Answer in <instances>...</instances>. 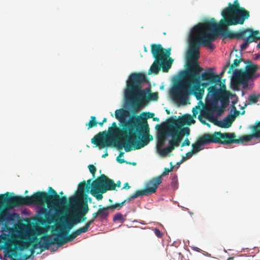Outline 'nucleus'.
Returning a JSON list of instances; mask_svg holds the SVG:
<instances>
[{"mask_svg": "<svg viewBox=\"0 0 260 260\" xmlns=\"http://www.w3.org/2000/svg\"><path fill=\"white\" fill-rule=\"evenodd\" d=\"M48 191L50 194L38 191L31 196L15 197L13 200L16 203H22L26 206L47 204L50 210H54L58 214L60 209L68 204V199L66 196L60 197L51 187H49Z\"/></svg>", "mask_w": 260, "mask_h": 260, "instance_id": "nucleus-5", "label": "nucleus"}, {"mask_svg": "<svg viewBox=\"0 0 260 260\" xmlns=\"http://www.w3.org/2000/svg\"><path fill=\"white\" fill-rule=\"evenodd\" d=\"M156 127L160 128V129H159L157 135L156 147L157 149L160 147H162V146L165 144L167 137V136H169V134L168 127L167 129H165L161 127L159 125H157Z\"/></svg>", "mask_w": 260, "mask_h": 260, "instance_id": "nucleus-21", "label": "nucleus"}, {"mask_svg": "<svg viewBox=\"0 0 260 260\" xmlns=\"http://www.w3.org/2000/svg\"><path fill=\"white\" fill-rule=\"evenodd\" d=\"M98 124L96 118L94 116L90 117V120L86 124V125L88 126V129L92 128L93 127L96 126Z\"/></svg>", "mask_w": 260, "mask_h": 260, "instance_id": "nucleus-40", "label": "nucleus"}, {"mask_svg": "<svg viewBox=\"0 0 260 260\" xmlns=\"http://www.w3.org/2000/svg\"><path fill=\"white\" fill-rule=\"evenodd\" d=\"M43 240L41 238H37L36 235L32 236V241L31 242L32 247L30 249V254H23L19 253L15 249H8V257L12 260H27L30 259L31 257H34L35 250L40 248L41 251H43L46 249H43L41 247V245L43 244Z\"/></svg>", "mask_w": 260, "mask_h": 260, "instance_id": "nucleus-10", "label": "nucleus"}, {"mask_svg": "<svg viewBox=\"0 0 260 260\" xmlns=\"http://www.w3.org/2000/svg\"><path fill=\"white\" fill-rule=\"evenodd\" d=\"M260 95L251 94L248 96V101L250 104H254L257 102Z\"/></svg>", "mask_w": 260, "mask_h": 260, "instance_id": "nucleus-43", "label": "nucleus"}, {"mask_svg": "<svg viewBox=\"0 0 260 260\" xmlns=\"http://www.w3.org/2000/svg\"><path fill=\"white\" fill-rule=\"evenodd\" d=\"M190 143L189 140L187 138H186L182 143L181 146L183 147L184 146H189L190 145Z\"/></svg>", "mask_w": 260, "mask_h": 260, "instance_id": "nucleus-52", "label": "nucleus"}, {"mask_svg": "<svg viewBox=\"0 0 260 260\" xmlns=\"http://www.w3.org/2000/svg\"><path fill=\"white\" fill-rule=\"evenodd\" d=\"M168 134L169 136H171L172 139L169 141V144H172L176 146H179L182 139L175 132V131L168 124Z\"/></svg>", "mask_w": 260, "mask_h": 260, "instance_id": "nucleus-29", "label": "nucleus"}, {"mask_svg": "<svg viewBox=\"0 0 260 260\" xmlns=\"http://www.w3.org/2000/svg\"><path fill=\"white\" fill-rule=\"evenodd\" d=\"M241 14L244 16V18L241 17L238 14H236V11H234V9L229 6L228 7L225 8L221 12L222 18L218 23L216 22L214 18L205 21V22L215 23V27L218 29L221 35L229 29V26L243 24L244 23L245 20L247 19V16L246 13Z\"/></svg>", "mask_w": 260, "mask_h": 260, "instance_id": "nucleus-7", "label": "nucleus"}, {"mask_svg": "<svg viewBox=\"0 0 260 260\" xmlns=\"http://www.w3.org/2000/svg\"><path fill=\"white\" fill-rule=\"evenodd\" d=\"M34 235H31L26 238V239L28 240V241H19L15 242L14 243L15 248L13 249H15L17 251V250L23 251L27 249L32 243L31 242V241H32V236Z\"/></svg>", "mask_w": 260, "mask_h": 260, "instance_id": "nucleus-26", "label": "nucleus"}, {"mask_svg": "<svg viewBox=\"0 0 260 260\" xmlns=\"http://www.w3.org/2000/svg\"><path fill=\"white\" fill-rule=\"evenodd\" d=\"M193 154H195L194 152H193L192 150L189 152H188L186 153V158L185 159H188L190 158Z\"/></svg>", "mask_w": 260, "mask_h": 260, "instance_id": "nucleus-53", "label": "nucleus"}, {"mask_svg": "<svg viewBox=\"0 0 260 260\" xmlns=\"http://www.w3.org/2000/svg\"><path fill=\"white\" fill-rule=\"evenodd\" d=\"M154 116V114L153 113H150V112L147 113V118H153Z\"/></svg>", "mask_w": 260, "mask_h": 260, "instance_id": "nucleus-56", "label": "nucleus"}, {"mask_svg": "<svg viewBox=\"0 0 260 260\" xmlns=\"http://www.w3.org/2000/svg\"><path fill=\"white\" fill-rule=\"evenodd\" d=\"M249 79L247 74L242 70H238L234 72L233 81L237 85L243 84L244 87H247Z\"/></svg>", "mask_w": 260, "mask_h": 260, "instance_id": "nucleus-17", "label": "nucleus"}, {"mask_svg": "<svg viewBox=\"0 0 260 260\" xmlns=\"http://www.w3.org/2000/svg\"><path fill=\"white\" fill-rule=\"evenodd\" d=\"M242 60V58L240 59H235L234 60L233 63L230 66V69L228 71V74H231L232 70L235 67H237L239 66V63Z\"/></svg>", "mask_w": 260, "mask_h": 260, "instance_id": "nucleus-42", "label": "nucleus"}, {"mask_svg": "<svg viewBox=\"0 0 260 260\" xmlns=\"http://www.w3.org/2000/svg\"><path fill=\"white\" fill-rule=\"evenodd\" d=\"M250 43L246 39L244 42L240 45V48L242 50H244L247 48Z\"/></svg>", "mask_w": 260, "mask_h": 260, "instance_id": "nucleus-48", "label": "nucleus"}, {"mask_svg": "<svg viewBox=\"0 0 260 260\" xmlns=\"http://www.w3.org/2000/svg\"><path fill=\"white\" fill-rule=\"evenodd\" d=\"M198 119L200 121V122L204 124H207L208 125H209V124L207 123H206V121L202 119V118L201 117V115H199V117H198Z\"/></svg>", "mask_w": 260, "mask_h": 260, "instance_id": "nucleus-54", "label": "nucleus"}, {"mask_svg": "<svg viewBox=\"0 0 260 260\" xmlns=\"http://www.w3.org/2000/svg\"><path fill=\"white\" fill-rule=\"evenodd\" d=\"M91 179H88L87 181V183L86 184L88 185L89 186H91V184H91Z\"/></svg>", "mask_w": 260, "mask_h": 260, "instance_id": "nucleus-62", "label": "nucleus"}, {"mask_svg": "<svg viewBox=\"0 0 260 260\" xmlns=\"http://www.w3.org/2000/svg\"><path fill=\"white\" fill-rule=\"evenodd\" d=\"M213 68H209L208 71L202 74L201 78L203 80L209 81L211 84L221 83V77L219 75L215 74L213 72ZM201 78V77H200Z\"/></svg>", "mask_w": 260, "mask_h": 260, "instance_id": "nucleus-20", "label": "nucleus"}, {"mask_svg": "<svg viewBox=\"0 0 260 260\" xmlns=\"http://www.w3.org/2000/svg\"><path fill=\"white\" fill-rule=\"evenodd\" d=\"M257 121L250 126L251 134L244 135L239 139H236L235 133L215 132L212 134H204L200 137L195 143L191 145L192 150L195 154L204 149L203 145L209 143H218L229 145L233 143H241L248 142L252 138H260V129Z\"/></svg>", "mask_w": 260, "mask_h": 260, "instance_id": "nucleus-3", "label": "nucleus"}, {"mask_svg": "<svg viewBox=\"0 0 260 260\" xmlns=\"http://www.w3.org/2000/svg\"><path fill=\"white\" fill-rule=\"evenodd\" d=\"M34 235H31L26 238V239L28 240V241H19L15 242L14 243L15 248L13 249H15L17 251V250L23 251L27 249L32 243L31 242V241H32V236Z\"/></svg>", "mask_w": 260, "mask_h": 260, "instance_id": "nucleus-27", "label": "nucleus"}, {"mask_svg": "<svg viewBox=\"0 0 260 260\" xmlns=\"http://www.w3.org/2000/svg\"><path fill=\"white\" fill-rule=\"evenodd\" d=\"M249 28L244 29L241 31L232 32L229 29L221 35L223 39L229 38L230 39L236 38L238 40L242 39L243 41L248 36Z\"/></svg>", "mask_w": 260, "mask_h": 260, "instance_id": "nucleus-19", "label": "nucleus"}, {"mask_svg": "<svg viewBox=\"0 0 260 260\" xmlns=\"http://www.w3.org/2000/svg\"><path fill=\"white\" fill-rule=\"evenodd\" d=\"M157 150L159 155L162 157L166 156L168 154H169L170 152L168 147H166L164 148L160 147L157 148Z\"/></svg>", "mask_w": 260, "mask_h": 260, "instance_id": "nucleus-41", "label": "nucleus"}, {"mask_svg": "<svg viewBox=\"0 0 260 260\" xmlns=\"http://www.w3.org/2000/svg\"><path fill=\"white\" fill-rule=\"evenodd\" d=\"M87 230L82 226L75 231H74L71 235L66 237L64 236L62 238L56 237H54L53 240L51 237L48 235H45L41 237L43 240V244L41 245V247L43 249H49L51 245L57 244L58 247L62 246L67 242L73 241L78 236L82 233H86Z\"/></svg>", "mask_w": 260, "mask_h": 260, "instance_id": "nucleus-9", "label": "nucleus"}, {"mask_svg": "<svg viewBox=\"0 0 260 260\" xmlns=\"http://www.w3.org/2000/svg\"><path fill=\"white\" fill-rule=\"evenodd\" d=\"M259 35L260 32L258 30H254L251 28H249L248 36L246 39L249 43L256 42L257 40L260 39V37L258 36Z\"/></svg>", "mask_w": 260, "mask_h": 260, "instance_id": "nucleus-32", "label": "nucleus"}, {"mask_svg": "<svg viewBox=\"0 0 260 260\" xmlns=\"http://www.w3.org/2000/svg\"><path fill=\"white\" fill-rule=\"evenodd\" d=\"M90 189H91V186L86 184L85 181L81 182L78 185V190L77 192V198L79 199H82L83 198L87 199V195L86 192H88Z\"/></svg>", "mask_w": 260, "mask_h": 260, "instance_id": "nucleus-23", "label": "nucleus"}, {"mask_svg": "<svg viewBox=\"0 0 260 260\" xmlns=\"http://www.w3.org/2000/svg\"><path fill=\"white\" fill-rule=\"evenodd\" d=\"M248 62L250 64L246 66V71L245 72L250 79L254 73L256 71L257 67L256 66L251 64V61L248 60Z\"/></svg>", "mask_w": 260, "mask_h": 260, "instance_id": "nucleus-33", "label": "nucleus"}, {"mask_svg": "<svg viewBox=\"0 0 260 260\" xmlns=\"http://www.w3.org/2000/svg\"><path fill=\"white\" fill-rule=\"evenodd\" d=\"M12 194L14 193L9 192L0 194V225H6V222L10 220V214L7 211V209L20 206H26V204L22 203H16L13 199L19 196H11Z\"/></svg>", "mask_w": 260, "mask_h": 260, "instance_id": "nucleus-8", "label": "nucleus"}, {"mask_svg": "<svg viewBox=\"0 0 260 260\" xmlns=\"http://www.w3.org/2000/svg\"><path fill=\"white\" fill-rule=\"evenodd\" d=\"M76 219L77 220V222L78 223H81L82 222L85 221L87 218L85 216V214L82 213L81 215H78L77 217H75Z\"/></svg>", "mask_w": 260, "mask_h": 260, "instance_id": "nucleus-44", "label": "nucleus"}, {"mask_svg": "<svg viewBox=\"0 0 260 260\" xmlns=\"http://www.w3.org/2000/svg\"><path fill=\"white\" fill-rule=\"evenodd\" d=\"M192 37L196 36L200 45L207 46L214 49V46L211 43L217 38L218 35L221 36L218 29L215 27L214 23H199L191 29Z\"/></svg>", "mask_w": 260, "mask_h": 260, "instance_id": "nucleus-6", "label": "nucleus"}, {"mask_svg": "<svg viewBox=\"0 0 260 260\" xmlns=\"http://www.w3.org/2000/svg\"><path fill=\"white\" fill-rule=\"evenodd\" d=\"M78 222L75 217L71 218L67 220L62 229L59 227L56 228L55 231L59 232L57 234V237L62 238L64 236H67L70 230Z\"/></svg>", "mask_w": 260, "mask_h": 260, "instance_id": "nucleus-16", "label": "nucleus"}, {"mask_svg": "<svg viewBox=\"0 0 260 260\" xmlns=\"http://www.w3.org/2000/svg\"><path fill=\"white\" fill-rule=\"evenodd\" d=\"M100 176L109 190H115L116 187H120L121 186L120 181H118L116 183H115L113 180L109 178L105 174H102Z\"/></svg>", "mask_w": 260, "mask_h": 260, "instance_id": "nucleus-24", "label": "nucleus"}, {"mask_svg": "<svg viewBox=\"0 0 260 260\" xmlns=\"http://www.w3.org/2000/svg\"><path fill=\"white\" fill-rule=\"evenodd\" d=\"M173 167H172L170 169L165 168L164 169V171L162 172V173L160 175L158 176V177H161V180L162 181V177L163 176H165L168 175L169 172L173 171Z\"/></svg>", "mask_w": 260, "mask_h": 260, "instance_id": "nucleus-45", "label": "nucleus"}, {"mask_svg": "<svg viewBox=\"0 0 260 260\" xmlns=\"http://www.w3.org/2000/svg\"><path fill=\"white\" fill-rule=\"evenodd\" d=\"M153 231L155 234V235L158 237L161 238L162 236V233L157 228H155L153 229Z\"/></svg>", "mask_w": 260, "mask_h": 260, "instance_id": "nucleus-49", "label": "nucleus"}, {"mask_svg": "<svg viewBox=\"0 0 260 260\" xmlns=\"http://www.w3.org/2000/svg\"><path fill=\"white\" fill-rule=\"evenodd\" d=\"M125 216V215L123 216L120 213H116L113 218V221L115 222L119 221L120 223H122L126 220Z\"/></svg>", "mask_w": 260, "mask_h": 260, "instance_id": "nucleus-38", "label": "nucleus"}, {"mask_svg": "<svg viewBox=\"0 0 260 260\" xmlns=\"http://www.w3.org/2000/svg\"><path fill=\"white\" fill-rule=\"evenodd\" d=\"M131 188V186L129 185V184L127 182H126L124 184V186L122 187V189H129Z\"/></svg>", "mask_w": 260, "mask_h": 260, "instance_id": "nucleus-57", "label": "nucleus"}, {"mask_svg": "<svg viewBox=\"0 0 260 260\" xmlns=\"http://www.w3.org/2000/svg\"><path fill=\"white\" fill-rule=\"evenodd\" d=\"M153 57L154 58L155 60L153 63L151 65L150 69L149 70L148 73H154L157 74L162 68L163 72H168L169 69L171 68L172 65V62L171 60L168 61L166 62H164L162 61V58L158 56V50L156 48L153 49V52H151Z\"/></svg>", "mask_w": 260, "mask_h": 260, "instance_id": "nucleus-11", "label": "nucleus"}, {"mask_svg": "<svg viewBox=\"0 0 260 260\" xmlns=\"http://www.w3.org/2000/svg\"><path fill=\"white\" fill-rule=\"evenodd\" d=\"M116 160L120 164H122L125 162V160L124 159H121V158H119L118 157H117Z\"/></svg>", "mask_w": 260, "mask_h": 260, "instance_id": "nucleus-58", "label": "nucleus"}, {"mask_svg": "<svg viewBox=\"0 0 260 260\" xmlns=\"http://www.w3.org/2000/svg\"><path fill=\"white\" fill-rule=\"evenodd\" d=\"M120 125L121 128L113 122L108 129L109 133L115 136L112 139L113 146L119 150L123 147L126 152H129L133 147L135 149H140L153 140V137L149 134L147 122H142L138 115L131 116L127 122Z\"/></svg>", "mask_w": 260, "mask_h": 260, "instance_id": "nucleus-2", "label": "nucleus"}, {"mask_svg": "<svg viewBox=\"0 0 260 260\" xmlns=\"http://www.w3.org/2000/svg\"><path fill=\"white\" fill-rule=\"evenodd\" d=\"M201 115L215 125L217 122V117L214 116L212 103L208 108L202 110Z\"/></svg>", "mask_w": 260, "mask_h": 260, "instance_id": "nucleus-25", "label": "nucleus"}, {"mask_svg": "<svg viewBox=\"0 0 260 260\" xmlns=\"http://www.w3.org/2000/svg\"><path fill=\"white\" fill-rule=\"evenodd\" d=\"M123 155H124V152L120 151L119 153V155L117 157L120 158V157L123 156Z\"/></svg>", "mask_w": 260, "mask_h": 260, "instance_id": "nucleus-61", "label": "nucleus"}, {"mask_svg": "<svg viewBox=\"0 0 260 260\" xmlns=\"http://www.w3.org/2000/svg\"><path fill=\"white\" fill-rule=\"evenodd\" d=\"M108 155V152L106 151L105 152V153L104 154H103L102 156V157H106V156H107Z\"/></svg>", "mask_w": 260, "mask_h": 260, "instance_id": "nucleus-63", "label": "nucleus"}, {"mask_svg": "<svg viewBox=\"0 0 260 260\" xmlns=\"http://www.w3.org/2000/svg\"><path fill=\"white\" fill-rule=\"evenodd\" d=\"M169 125L175 131L181 139L184 135L188 136L190 134V129L188 127H181L177 125V122L174 120H171Z\"/></svg>", "mask_w": 260, "mask_h": 260, "instance_id": "nucleus-22", "label": "nucleus"}, {"mask_svg": "<svg viewBox=\"0 0 260 260\" xmlns=\"http://www.w3.org/2000/svg\"><path fill=\"white\" fill-rule=\"evenodd\" d=\"M172 177V182H171V186L174 188H176V185L177 184V176L176 175H174L171 176Z\"/></svg>", "mask_w": 260, "mask_h": 260, "instance_id": "nucleus-46", "label": "nucleus"}, {"mask_svg": "<svg viewBox=\"0 0 260 260\" xmlns=\"http://www.w3.org/2000/svg\"><path fill=\"white\" fill-rule=\"evenodd\" d=\"M107 119L106 118H104L102 120V122L104 123L107 122Z\"/></svg>", "mask_w": 260, "mask_h": 260, "instance_id": "nucleus-64", "label": "nucleus"}, {"mask_svg": "<svg viewBox=\"0 0 260 260\" xmlns=\"http://www.w3.org/2000/svg\"><path fill=\"white\" fill-rule=\"evenodd\" d=\"M189 48L187 55V69L183 73V78L176 83L170 92L172 99L178 104L186 103L189 92H191L197 100L202 99L204 88L207 83H201L200 73L203 71L198 62L200 56V44L197 37L189 34Z\"/></svg>", "mask_w": 260, "mask_h": 260, "instance_id": "nucleus-1", "label": "nucleus"}, {"mask_svg": "<svg viewBox=\"0 0 260 260\" xmlns=\"http://www.w3.org/2000/svg\"><path fill=\"white\" fill-rule=\"evenodd\" d=\"M212 85L208 88V96H211L212 102H217L220 98L223 97L225 92L226 86L224 83L221 82V83H215Z\"/></svg>", "mask_w": 260, "mask_h": 260, "instance_id": "nucleus-14", "label": "nucleus"}, {"mask_svg": "<svg viewBox=\"0 0 260 260\" xmlns=\"http://www.w3.org/2000/svg\"><path fill=\"white\" fill-rule=\"evenodd\" d=\"M194 122V120L190 115H184L180 120V123L183 125H189Z\"/></svg>", "mask_w": 260, "mask_h": 260, "instance_id": "nucleus-35", "label": "nucleus"}, {"mask_svg": "<svg viewBox=\"0 0 260 260\" xmlns=\"http://www.w3.org/2000/svg\"><path fill=\"white\" fill-rule=\"evenodd\" d=\"M84 210H83V214H86L87 212L88 211V205H87V200H86L85 202H84Z\"/></svg>", "mask_w": 260, "mask_h": 260, "instance_id": "nucleus-51", "label": "nucleus"}, {"mask_svg": "<svg viewBox=\"0 0 260 260\" xmlns=\"http://www.w3.org/2000/svg\"><path fill=\"white\" fill-rule=\"evenodd\" d=\"M234 108L235 109V111H234V115L233 116H234V117H235L236 116H237L238 115H239V114H240V111L236 110L235 107H234Z\"/></svg>", "mask_w": 260, "mask_h": 260, "instance_id": "nucleus-59", "label": "nucleus"}, {"mask_svg": "<svg viewBox=\"0 0 260 260\" xmlns=\"http://www.w3.org/2000/svg\"><path fill=\"white\" fill-rule=\"evenodd\" d=\"M146 76L143 73H134L130 75L126 82L124 94L125 99L134 107H138L148 101H156L157 92L151 93L149 88L142 89V83L146 82Z\"/></svg>", "mask_w": 260, "mask_h": 260, "instance_id": "nucleus-4", "label": "nucleus"}, {"mask_svg": "<svg viewBox=\"0 0 260 260\" xmlns=\"http://www.w3.org/2000/svg\"><path fill=\"white\" fill-rule=\"evenodd\" d=\"M228 67H229V65L225 66L224 67L223 70L221 71V72L219 75L220 76L221 78L222 75L224 73V71H225V68H226Z\"/></svg>", "mask_w": 260, "mask_h": 260, "instance_id": "nucleus-60", "label": "nucleus"}, {"mask_svg": "<svg viewBox=\"0 0 260 260\" xmlns=\"http://www.w3.org/2000/svg\"><path fill=\"white\" fill-rule=\"evenodd\" d=\"M228 5L234 9V11H236V14H238L241 17L244 18V16L241 14H245V13L247 14V19L249 17V12L245 10L244 8L240 7L238 0H235L234 2L233 5H232L231 3H229Z\"/></svg>", "mask_w": 260, "mask_h": 260, "instance_id": "nucleus-28", "label": "nucleus"}, {"mask_svg": "<svg viewBox=\"0 0 260 260\" xmlns=\"http://www.w3.org/2000/svg\"><path fill=\"white\" fill-rule=\"evenodd\" d=\"M212 106L213 111V114L216 113L217 116H220L224 111V107L222 106H219L217 105V102H212Z\"/></svg>", "mask_w": 260, "mask_h": 260, "instance_id": "nucleus-36", "label": "nucleus"}, {"mask_svg": "<svg viewBox=\"0 0 260 260\" xmlns=\"http://www.w3.org/2000/svg\"><path fill=\"white\" fill-rule=\"evenodd\" d=\"M162 182L161 177H156L150 180L147 183V187L142 190H138L132 194L131 199H135L141 196H148L156 192L158 186Z\"/></svg>", "mask_w": 260, "mask_h": 260, "instance_id": "nucleus-12", "label": "nucleus"}, {"mask_svg": "<svg viewBox=\"0 0 260 260\" xmlns=\"http://www.w3.org/2000/svg\"><path fill=\"white\" fill-rule=\"evenodd\" d=\"M101 206L102 205H100V208L98 209L99 213V217L101 219H106L109 215L108 210L111 209L109 206L103 208H101Z\"/></svg>", "mask_w": 260, "mask_h": 260, "instance_id": "nucleus-34", "label": "nucleus"}, {"mask_svg": "<svg viewBox=\"0 0 260 260\" xmlns=\"http://www.w3.org/2000/svg\"><path fill=\"white\" fill-rule=\"evenodd\" d=\"M88 168L93 177H94L96 171V168L93 165H89Z\"/></svg>", "mask_w": 260, "mask_h": 260, "instance_id": "nucleus-47", "label": "nucleus"}, {"mask_svg": "<svg viewBox=\"0 0 260 260\" xmlns=\"http://www.w3.org/2000/svg\"><path fill=\"white\" fill-rule=\"evenodd\" d=\"M175 147H176V146L172 144H169V146H168V148H169L170 152H171L175 149Z\"/></svg>", "mask_w": 260, "mask_h": 260, "instance_id": "nucleus-55", "label": "nucleus"}, {"mask_svg": "<svg viewBox=\"0 0 260 260\" xmlns=\"http://www.w3.org/2000/svg\"><path fill=\"white\" fill-rule=\"evenodd\" d=\"M235 120L234 116L232 115H229L226 117H225L223 119L224 123H222L221 121H219L217 119V122L215 123L216 125H217L221 127L224 128H228L230 127Z\"/></svg>", "mask_w": 260, "mask_h": 260, "instance_id": "nucleus-30", "label": "nucleus"}, {"mask_svg": "<svg viewBox=\"0 0 260 260\" xmlns=\"http://www.w3.org/2000/svg\"><path fill=\"white\" fill-rule=\"evenodd\" d=\"M127 115V111L122 108L116 110L115 112V117L120 121V124L127 122V121L125 120V119Z\"/></svg>", "mask_w": 260, "mask_h": 260, "instance_id": "nucleus-31", "label": "nucleus"}, {"mask_svg": "<svg viewBox=\"0 0 260 260\" xmlns=\"http://www.w3.org/2000/svg\"><path fill=\"white\" fill-rule=\"evenodd\" d=\"M98 217H99V213L98 210L96 212L93 213L92 214V218L90 219L89 221H88L83 226L88 231L90 225L94 222L95 219Z\"/></svg>", "mask_w": 260, "mask_h": 260, "instance_id": "nucleus-37", "label": "nucleus"}, {"mask_svg": "<svg viewBox=\"0 0 260 260\" xmlns=\"http://www.w3.org/2000/svg\"><path fill=\"white\" fill-rule=\"evenodd\" d=\"M106 135V132H100L91 139V142L96 146H99L100 149L106 147L113 146V140L107 138Z\"/></svg>", "mask_w": 260, "mask_h": 260, "instance_id": "nucleus-15", "label": "nucleus"}, {"mask_svg": "<svg viewBox=\"0 0 260 260\" xmlns=\"http://www.w3.org/2000/svg\"><path fill=\"white\" fill-rule=\"evenodd\" d=\"M132 196V194L128 198H127L126 199L124 200L123 202H122L121 203H115L114 205H109L110 209H115L116 208H121L123 205L126 202H128V201H129L132 200H133L134 199H131V197Z\"/></svg>", "mask_w": 260, "mask_h": 260, "instance_id": "nucleus-39", "label": "nucleus"}, {"mask_svg": "<svg viewBox=\"0 0 260 260\" xmlns=\"http://www.w3.org/2000/svg\"><path fill=\"white\" fill-rule=\"evenodd\" d=\"M156 48L158 50V56H159L161 58H162V61L164 62H166L168 61H170L173 62V59L170 57L171 55V48H168L167 49H164L161 45L160 44H152L151 45V52H153V49Z\"/></svg>", "mask_w": 260, "mask_h": 260, "instance_id": "nucleus-18", "label": "nucleus"}, {"mask_svg": "<svg viewBox=\"0 0 260 260\" xmlns=\"http://www.w3.org/2000/svg\"><path fill=\"white\" fill-rule=\"evenodd\" d=\"M39 212H40V214H41L42 215H48V213L47 212V209L45 207L42 208L40 209Z\"/></svg>", "mask_w": 260, "mask_h": 260, "instance_id": "nucleus-50", "label": "nucleus"}, {"mask_svg": "<svg viewBox=\"0 0 260 260\" xmlns=\"http://www.w3.org/2000/svg\"><path fill=\"white\" fill-rule=\"evenodd\" d=\"M108 190L109 189L100 176H99L95 180L92 181L90 192L97 200L100 201L103 198V194Z\"/></svg>", "mask_w": 260, "mask_h": 260, "instance_id": "nucleus-13", "label": "nucleus"}]
</instances>
